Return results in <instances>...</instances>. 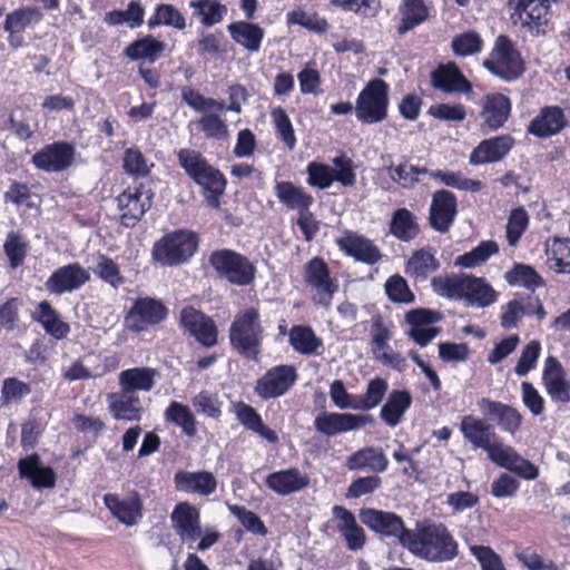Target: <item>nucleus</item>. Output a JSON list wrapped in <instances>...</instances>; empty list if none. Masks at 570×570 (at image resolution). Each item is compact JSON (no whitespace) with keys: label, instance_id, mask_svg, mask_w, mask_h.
<instances>
[{"label":"nucleus","instance_id":"f257e3e1","mask_svg":"<svg viewBox=\"0 0 570 570\" xmlns=\"http://www.w3.org/2000/svg\"><path fill=\"white\" fill-rule=\"evenodd\" d=\"M401 546L415 557L430 562H446L459 554V546L443 523L423 522L404 532Z\"/></svg>","mask_w":570,"mask_h":570},{"label":"nucleus","instance_id":"f03ea898","mask_svg":"<svg viewBox=\"0 0 570 570\" xmlns=\"http://www.w3.org/2000/svg\"><path fill=\"white\" fill-rule=\"evenodd\" d=\"M434 293L451 301H463L466 307L485 308L498 301V293L482 277L461 273L434 276Z\"/></svg>","mask_w":570,"mask_h":570},{"label":"nucleus","instance_id":"7ed1b4c3","mask_svg":"<svg viewBox=\"0 0 570 570\" xmlns=\"http://www.w3.org/2000/svg\"><path fill=\"white\" fill-rule=\"evenodd\" d=\"M228 338L238 355L247 361H257L265 338L259 311L250 306L237 312L230 323Z\"/></svg>","mask_w":570,"mask_h":570},{"label":"nucleus","instance_id":"20e7f679","mask_svg":"<svg viewBox=\"0 0 570 570\" xmlns=\"http://www.w3.org/2000/svg\"><path fill=\"white\" fill-rule=\"evenodd\" d=\"M198 235L191 230L177 229L164 235L151 249L154 262L161 266H178L187 263L197 252Z\"/></svg>","mask_w":570,"mask_h":570},{"label":"nucleus","instance_id":"39448f33","mask_svg":"<svg viewBox=\"0 0 570 570\" xmlns=\"http://www.w3.org/2000/svg\"><path fill=\"white\" fill-rule=\"evenodd\" d=\"M482 66L494 77L512 82L519 79L525 68L520 52L515 49L512 40L500 35L494 41V46Z\"/></svg>","mask_w":570,"mask_h":570},{"label":"nucleus","instance_id":"423d86ee","mask_svg":"<svg viewBox=\"0 0 570 570\" xmlns=\"http://www.w3.org/2000/svg\"><path fill=\"white\" fill-rule=\"evenodd\" d=\"M208 263L219 278L232 285L247 286L256 275V267L246 256L228 248L214 250Z\"/></svg>","mask_w":570,"mask_h":570},{"label":"nucleus","instance_id":"0eeeda50","mask_svg":"<svg viewBox=\"0 0 570 570\" xmlns=\"http://www.w3.org/2000/svg\"><path fill=\"white\" fill-rule=\"evenodd\" d=\"M389 85L382 79L371 80L358 94L355 115L362 124H377L386 119Z\"/></svg>","mask_w":570,"mask_h":570},{"label":"nucleus","instance_id":"6e6552de","mask_svg":"<svg viewBox=\"0 0 570 570\" xmlns=\"http://www.w3.org/2000/svg\"><path fill=\"white\" fill-rule=\"evenodd\" d=\"M154 193L144 184L127 187L116 197L119 210V224L126 228H134L151 208Z\"/></svg>","mask_w":570,"mask_h":570},{"label":"nucleus","instance_id":"1a4fd4ad","mask_svg":"<svg viewBox=\"0 0 570 570\" xmlns=\"http://www.w3.org/2000/svg\"><path fill=\"white\" fill-rule=\"evenodd\" d=\"M460 431L474 449L484 450L492 462L505 448V444L493 431V425L484 419L468 414L460 422Z\"/></svg>","mask_w":570,"mask_h":570},{"label":"nucleus","instance_id":"9d476101","mask_svg":"<svg viewBox=\"0 0 570 570\" xmlns=\"http://www.w3.org/2000/svg\"><path fill=\"white\" fill-rule=\"evenodd\" d=\"M168 308L165 304L153 297H139L134 301L125 315V326L132 333H141L156 326L167 318Z\"/></svg>","mask_w":570,"mask_h":570},{"label":"nucleus","instance_id":"9b49d317","mask_svg":"<svg viewBox=\"0 0 570 570\" xmlns=\"http://www.w3.org/2000/svg\"><path fill=\"white\" fill-rule=\"evenodd\" d=\"M304 281L315 295L313 302L317 305L330 307L334 294L338 291V283L331 277L326 263L321 257H313L304 267Z\"/></svg>","mask_w":570,"mask_h":570},{"label":"nucleus","instance_id":"f8f14e48","mask_svg":"<svg viewBox=\"0 0 570 570\" xmlns=\"http://www.w3.org/2000/svg\"><path fill=\"white\" fill-rule=\"evenodd\" d=\"M479 107L480 129L483 134L503 128L512 111L510 98L501 92L484 95Z\"/></svg>","mask_w":570,"mask_h":570},{"label":"nucleus","instance_id":"ddd939ff","mask_svg":"<svg viewBox=\"0 0 570 570\" xmlns=\"http://www.w3.org/2000/svg\"><path fill=\"white\" fill-rule=\"evenodd\" d=\"M372 423L374 419L370 414L323 412L314 419L315 430L327 438L357 431Z\"/></svg>","mask_w":570,"mask_h":570},{"label":"nucleus","instance_id":"4468645a","mask_svg":"<svg viewBox=\"0 0 570 570\" xmlns=\"http://www.w3.org/2000/svg\"><path fill=\"white\" fill-rule=\"evenodd\" d=\"M76 147L68 141H55L43 146L31 158L36 168L46 173H60L73 165Z\"/></svg>","mask_w":570,"mask_h":570},{"label":"nucleus","instance_id":"2eb2a0df","mask_svg":"<svg viewBox=\"0 0 570 570\" xmlns=\"http://www.w3.org/2000/svg\"><path fill=\"white\" fill-rule=\"evenodd\" d=\"M547 0H508L507 6L512 10L513 23H520L531 32L540 33V29L548 23L550 7Z\"/></svg>","mask_w":570,"mask_h":570},{"label":"nucleus","instance_id":"dca6fc26","mask_svg":"<svg viewBox=\"0 0 570 570\" xmlns=\"http://www.w3.org/2000/svg\"><path fill=\"white\" fill-rule=\"evenodd\" d=\"M170 522L179 540L189 548L202 535L200 511L187 501L175 505L170 513Z\"/></svg>","mask_w":570,"mask_h":570},{"label":"nucleus","instance_id":"f3484780","mask_svg":"<svg viewBox=\"0 0 570 570\" xmlns=\"http://www.w3.org/2000/svg\"><path fill=\"white\" fill-rule=\"evenodd\" d=\"M335 243L347 256L366 265H374L383 257L382 250L372 239L353 230H344Z\"/></svg>","mask_w":570,"mask_h":570},{"label":"nucleus","instance_id":"a211bd4d","mask_svg":"<svg viewBox=\"0 0 570 570\" xmlns=\"http://www.w3.org/2000/svg\"><path fill=\"white\" fill-rule=\"evenodd\" d=\"M90 281V273L79 263H70L58 267L45 283L50 294L62 295L80 289Z\"/></svg>","mask_w":570,"mask_h":570},{"label":"nucleus","instance_id":"6ab92c4d","mask_svg":"<svg viewBox=\"0 0 570 570\" xmlns=\"http://www.w3.org/2000/svg\"><path fill=\"white\" fill-rule=\"evenodd\" d=\"M476 406L484 419L495 421L502 431L514 435L520 430L523 416L515 407L489 397L479 399Z\"/></svg>","mask_w":570,"mask_h":570},{"label":"nucleus","instance_id":"aec40b11","mask_svg":"<svg viewBox=\"0 0 570 570\" xmlns=\"http://www.w3.org/2000/svg\"><path fill=\"white\" fill-rule=\"evenodd\" d=\"M297 379L296 371L291 365H278L268 370L255 386L256 393L263 400L284 395Z\"/></svg>","mask_w":570,"mask_h":570},{"label":"nucleus","instance_id":"412c9836","mask_svg":"<svg viewBox=\"0 0 570 570\" xmlns=\"http://www.w3.org/2000/svg\"><path fill=\"white\" fill-rule=\"evenodd\" d=\"M542 384L551 402L567 404L570 402V381L561 363L554 356H548L542 371Z\"/></svg>","mask_w":570,"mask_h":570},{"label":"nucleus","instance_id":"4be33fe9","mask_svg":"<svg viewBox=\"0 0 570 570\" xmlns=\"http://www.w3.org/2000/svg\"><path fill=\"white\" fill-rule=\"evenodd\" d=\"M429 214L430 226L439 233H448L458 214L455 195L446 189L433 193Z\"/></svg>","mask_w":570,"mask_h":570},{"label":"nucleus","instance_id":"5701e85b","mask_svg":"<svg viewBox=\"0 0 570 570\" xmlns=\"http://www.w3.org/2000/svg\"><path fill=\"white\" fill-rule=\"evenodd\" d=\"M360 520L372 531L383 537H396L401 543L404 532H411V529L404 527V522L394 512L364 508L360 511Z\"/></svg>","mask_w":570,"mask_h":570},{"label":"nucleus","instance_id":"b1692460","mask_svg":"<svg viewBox=\"0 0 570 570\" xmlns=\"http://www.w3.org/2000/svg\"><path fill=\"white\" fill-rule=\"evenodd\" d=\"M180 325L200 344L212 347L217 344V326L215 322L193 306H186L180 312Z\"/></svg>","mask_w":570,"mask_h":570},{"label":"nucleus","instance_id":"393cba45","mask_svg":"<svg viewBox=\"0 0 570 570\" xmlns=\"http://www.w3.org/2000/svg\"><path fill=\"white\" fill-rule=\"evenodd\" d=\"M332 514L336 522V531L345 540L346 548L350 551L362 550L366 543V534L353 512L343 505H334Z\"/></svg>","mask_w":570,"mask_h":570},{"label":"nucleus","instance_id":"a878e982","mask_svg":"<svg viewBox=\"0 0 570 570\" xmlns=\"http://www.w3.org/2000/svg\"><path fill=\"white\" fill-rule=\"evenodd\" d=\"M433 88L445 94H469L472 91V83L462 73L455 62L439 65L431 72Z\"/></svg>","mask_w":570,"mask_h":570},{"label":"nucleus","instance_id":"bb28decb","mask_svg":"<svg viewBox=\"0 0 570 570\" xmlns=\"http://www.w3.org/2000/svg\"><path fill=\"white\" fill-rule=\"evenodd\" d=\"M514 146V138L510 135H500L482 140L470 154L471 165L497 163L503 159Z\"/></svg>","mask_w":570,"mask_h":570},{"label":"nucleus","instance_id":"cd10ccee","mask_svg":"<svg viewBox=\"0 0 570 570\" xmlns=\"http://www.w3.org/2000/svg\"><path fill=\"white\" fill-rule=\"evenodd\" d=\"M175 489L187 494L210 495L216 491L217 480L212 472L179 470L174 475Z\"/></svg>","mask_w":570,"mask_h":570},{"label":"nucleus","instance_id":"c85d7f7f","mask_svg":"<svg viewBox=\"0 0 570 570\" xmlns=\"http://www.w3.org/2000/svg\"><path fill=\"white\" fill-rule=\"evenodd\" d=\"M108 410L114 419L121 421H139L144 413L142 402L137 394L119 392L107 395Z\"/></svg>","mask_w":570,"mask_h":570},{"label":"nucleus","instance_id":"c756f323","mask_svg":"<svg viewBox=\"0 0 570 570\" xmlns=\"http://www.w3.org/2000/svg\"><path fill=\"white\" fill-rule=\"evenodd\" d=\"M268 489L279 495L299 492L309 485V476L297 468H289L268 474L265 479Z\"/></svg>","mask_w":570,"mask_h":570},{"label":"nucleus","instance_id":"7c9ffc66","mask_svg":"<svg viewBox=\"0 0 570 570\" xmlns=\"http://www.w3.org/2000/svg\"><path fill=\"white\" fill-rule=\"evenodd\" d=\"M432 246L415 249L406 261L404 272L415 282H425L441 266Z\"/></svg>","mask_w":570,"mask_h":570},{"label":"nucleus","instance_id":"2f4dec72","mask_svg":"<svg viewBox=\"0 0 570 570\" xmlns=\"http://www.w3.org/2000/svg\"><path fill=\"white\" fill-rule=\"evenodd\" d=\"M19 474L29 480L36 489H51L56 485V472L50 466H43L37 453L20 459L18 463Z\"/></svg>","mask_w":570,"mask_h":570},{"label":"nucleus","instance_id":"473e14b6","mask_svg":"<svg viewBox=\"0 0 570 570\" xmlns=\"http://www.w3.org/2000/svg\"><path fill=\"white\" fill-rule=\"evenodd\" d=\"M566 125L567 118L563 110L558 106H547L531 120L528 132L539 138H547L559 134Z\"/></svg>","mask_w":570,"mask_h":570},{"label":"nucleus","instance_id":"72a5a7b5","mask_svg":"<svg viewBox=\"0 0 570 570\" xmlns=\"http://www.w3.org/2000/svg\"><path fill=\"white\" fill-rule=\"evenodd\" d=\"M104 503L119 522L128 527L136 524L137 520L141 518L142 503L137 493L126 500H120L117 494L108 493L104 495Z\"/></svg>","mask_w":570,"mask_h":570},{"label":"nucleus","instance_id":"f704fd0d","mask_svg":"<svg viewBox=\"0 0 570 570\" xmlns=\"http://www.w3.org/2000/svg\"><path fill=\"white\" fill-rule=\"evenodd\" d=\"M230 38L249 52H258L265 36L264 29L250 21L238 20L227 26Z\"/></svg>","mask_w":570,"mask_h":570},{"label":"nucleus","instance_id":"c9c22d12","mask_svg":"<svg viewBox=\"0 0 570 570\" xmlns=\"http://www.w3.org/2000/svg\"><path fill=\"white\" fill-rule=\"evenodd\" d=\"M389 460L383 450L375 446H365L346 460V468L351 471L370 469L374 473H383L387 470Z\"/></svg>","mask_w":570,"mask_h":570},{"label":"nucleus","instance_id":"e433bc0d","mask_svg":"<svg viewBox=\"0 0 570 570\" xmlns=\"http://www.w3.org/2000/svg\"><path fill=\"white\" fill-rule=\"evenodd\" d=\"M412 395L406 390H393L380 411V419L390 428L399 425L411 407Z\"/></svg>","mask_w":570,"mask_h":570},{"label":"nucleus","instance_id":"4c0bfd02","mask_svg":"<svg viewBox=\"0 0 570 570\" xmlns=\"http://www.w3.org/2000/svg\"><path fill=\"white\" fill-rule=\"evenodd\" d=\"M157 371L151 367H132L119 373L118 383L121 390L137 394L138 391L149 392L155 385Z\"/></svg>","mask_w":570,"mask_h":570},{"label":"nucleus","instance_id":"58836bf2","mask_svg":"<svg viewBox=\"0 0 570 570\" xmlns=\"http://www.w3.org/2000/svg\"><path fill=\"white\" fill-rule=\"evenodd\" d=\"M32 320L40 323L45 332L56 340H63L70 332V326L63 322L58 312L47 301L37 305Z\"/></svg>","mask_w":570,"mask_h":570},{"label":"nucleus","instance_id":"ea45409f","mask_svg":"<svg viewBox=\"0 0 570 570\" xmlns=\"http://www.w3.org/2000/svg\"><path fill=\"white\" fill-rule=\"evenodd\" d=\"M274 193L279 203L292 210L309 209L314 203L312 195L307 194L302 187L292 181H276Z\"/></svg>","mask_w":570,"mask_h":570},{"label":"nucleus","instance_id":"a19ab883","mask_svg":"<svg viewBox=\"0 0 570 570\" xmlns=\"http://www.w3.org/2000/svg\"><path fill=\"white\" fill-rule=\"evenodd\" d=\"M33 19L39 20L40 14L32 8H21L7 16L3 28L9 32L8 41L12 48H19L23 43L22 32Z\"/></svg>","mask_w":570,"mask_h":570},{"label":"nucleus","instance_id":"79ce46f5","mask_svg":"<svg viewBox=\"0 0 570 570\" xmlns=\"http://www.w3.org/2000/svg\"><path fill=\"white\" fill-rule=\"evenodd\" d=\"M235 415L245 429L258 434L269 443L274 444L278 441L275 431L264 424L261 415L253 406L242 401L237 402L235 404Z\"/></svg>","mask_w":570,"mask_h":570},{"label":"nucleus","instance_id":"37998d69","mask_svg":"<svg viewBox=\"0 0 570 570\" xmlns=\"http://www.w3.org/2000/svg\"><path fill=\"white\" fill-rule=\"evenodd\" d=\"M389 232L396 239L409 243L420 234L416 216L405 207L397 208L391 217Z\"/></svg>","mask_w":570,"mask_h":570},{"label":"nucleus","instance_id":"c03bdc74","mask_svg":"<svg viewBox=\"0 0 570 570\" xmlns=\"http://www.w3.org/2000/svg\"><path fill=\"white\" fill-rule=\"evenodd\" d=\"M194 183L202 188L207 205L212 208H218L220 205L219 198L224 194L227 184L223 173L212 166Z\"/></svg>","mask_w":570,"mask_h":570},{"label":"nucleus","instance_id":"a18cd8bd","mask_svg":"<svg viewBox=\"0 0 570 570\" xmlns=\"http://www.w3.org/2000/svg\"><path fill=\"white\" fill-rule=\"evenodd\" d=\"M493 463L514 472L525 480H534L539 475V469L529 460L519 455V453L509 445H505Z\"/></svg>","mask_w":570,"mask_h":570},{"label":"nucleus","instance_id":"49530a36","mask_svg":"<svg viewBox=\"0 0 570 570\" xmlns=\"http://www.w3.org/2000/svg\"><path fill=\"white\" fill-rule=\"evenodd\" d=\"M400 13L402 18L397 27V33L405 35L428 20L429 8L424 0H403L400 6Z\"/></svg>","mask_w":570,"mask_h":570},{"label":"nucleus","instance_id":"de8ad7c7","mask_svg":"<svg viewBox=\"0 0 570 570\" xmlns=\"http://www.w3.org/2000/svg\"><path fill=\"white\" fill-rule=\"evenodd\" d=\"M385 159L390 160V165L387 166L390 178L397 184H403V186L414 185L419 183L420 175H429L430 173L425 167L409 164L405 156L401 158L400 164L396 166L393 165L391 155L386 154L381 156L382 161H385Z\"/></svg>","mask_w":570,"mask_h":570},{"label":"nucleus","instance_id":"09e8293b","mask_svg":"<svg viewBox=\"0 0 570 570\" xmlns=\"http://www.w3.org/2000/svg\"><path fill=\"white\" fill-rule=\"evenodd\" d=\"M166 45L155 39L153 36H146L131 42L125 49V55L131 60L146 59L155 62L164 52Z\"/></svg>","mask_w":570,"mask_h":570},{"label":"nucleus","instance_id":"8fccbe9b","mask_svg":"<svg viewBox=\"0 0 570 570\" xmlns=\"http://www.w3.org/2000/svg\"><path fill=\"white\" fill-rule=\"evenodd\" d=\"M504 279L511 286H521L532 291L544 286V281L537 271L522 263L514 264L510 271L505 272Z\"/></svg>","mask_w":570,"mask_h":570},{"label":"nucleus","instance_id":"3c124183","mask_svg":"<svg viewBox=\"0 0 570 570\" xmlns=\"http://www.w3.org/2000/svg\"><path fill=\"white\" fill-rule=\"evenodd\" d=\"M288 336L292 347L303 355H312L323 345L322 340L308 326H293Z\"/></svg>","mask_w":570,"mask_h":570},{"label":"nucleus","instance_id":"603ef678","mask_svg":"<svg viewBox=\"0 0 570 570\" xmlns=\"http://www.w3.org/2000/svg\"><path fill=\"white\" fill-rule=\"evenodd\" d=\"M194 14L200 18L204 27H212L219 23L227 13V7L218 0H195L190 1Z\"/></svg>","mask_w":570,"mask_h":570},{"label":"nucleus","instance_id":"864d4df0","mask_svg":"<svg viewBox=\"0 0 570 570\" xmlns=\"http://www.w3.org/2000/svg\"><path fill=\"white\" fill-rule=\"evenodd\" d=\"M165 420L179 426L188 436L197 432L196 419L191 410L179 402L173 401L165 411Z\"/></svg>","mask_w":570,"mask_h":570},{"label":"nucleus","instance_id":"5fc2aeb1","mask_svg":"<svg viewBox=\"0 0 570 570\" xmlns=\"http://www.w3.org/2000/svg\"><path fill=\"white\" fill-rule=\"evenodd\" d=\"M2 247L8 257L10 267L16 269L24 263L30 244L23 234L11 232L7 235Z\"/></svg>","mask_w":570,"mask_h":570},{"label":"nucleus","instance_id":"6e6d98bb","mask_svg":"<svg viewBox=\"0 0 570 570\" xmlns=\"http://www.w3.org/2000/svg\"><path fill=\"white\" fill-rule=\"evenodd\" d=\"M177 158L179 166L193 181L213 166L198 150L190 148H181L177 153Z\"/></svg>","mask_w":570,"mask_h":570},{"label":"nucleus","instance_id":"4d7b16f0","mask_svg":"<svg viewBox=\"0 0 570 570\" xmlns=\"http://www.w3.org/2000/svg\"><path fill=\"white\" fill-rule=\"evenodd\" d=\"M150 29L158 26L173 27L183 30L186 27L185 17L173 4L161 3L155 8L153 17L147 22Z\"/></svg>","mask_w":570,"mask_h":570},{"label":"nucleus","instance_id":"13d9d810","mask_svg":"<svg viewBox=\"0 0 570 570\" xmlns=\"http://www.w3.org/2000/svg\"><path fill=\"white\" fill-rule=\"evenodd\" d=\"M153 163H149L138 147L127 148L122 157L124 171L132 177L142 178L149 175Z\"/></svg>","mask_w":570,"mask_h":570},{"label":"nucleus","instance_id":"bf43d9fd","mask_svg":"<svg viewBox=\"0 0 570 570\" xmlns=\"http://www.w3.org/2000/svg\"><path fill=\"white\" fill-rule=\"evenodd\" d=\"M145 9L139 2H130L127 10H112L105 17V21L110 26H120L125 22L130 28L140 27L144 23Z\"/></svg>","mask_w":570,"mask_h":570},{"label":"nucleus","instance_id":"052dcab7","mask_svg":"<svg viewBox=\"0 0 570 570\" xmlns=\"http://www.w3.org/2000/svg\"><path fill=\"white\" fill-rule=\"evenodd\" d=\"M384 291L387 298L393 303L411 304L415 301V295L410 289L407 281L399 274L386 279Z\"/></svg>","mask_w":570,"mask_h":570},{"label":"nucleus","instance_id":"680f3d73","mask_svg":"<svg viewBox=\"0 0 570 570\" xmlns=\"http://www.w3.org/2000/svg\"><path fill=\"white\" fill-rule=\"evenodd\" d=\"M191 404L198 414L218 420L222 415L223 402L217 393L203 390L191 399Z\"/></svg>","mask_w":570,"mask_h":570},{"label":"nucleus","instance_id":"e2e57ef3","mask_svg":"<svg viewBox=\"0 0 570 570\" xmlns=\"http://www.w3.org/2000/svg\"><path fill=\"white\" fill-rule=\"evenodd\" d=\"M271 117L279 139L289 150H293L296 146V137L287 112L282 107H276L272 109Z\"/></svg>","mask_w":570,"mask_h":570},{"label":"nucleus","instance_id":"0e129e2a","mask_svg":"<svg viewBox=\"0 0 570 570\" xmlns=\"http://www.w3.org/2000/svg\"><path fill=\"white\" fill-rule=\"evenodd\" d=\"M286 18L288 24H298L320 35L326 32L330 27L325 18L320 17L317 13H308L301 9L288 12Z\"/></svg>","mask_w":570,"mask_h":570},{"label":"nucleus","instance_id":"69168bd1","mask_svg":"<svg viewBox=\"0 0 570 570\" xmlns=\"http://www.w3.org/2000/svg\"><path fill=\"white\" fill-rule=\"evenodd\" d=\"M197 125L208 139L226 140L229 137L226 121L216 112L205 114Z\"/></svg>","mask_w":570,"mask_h":570},{"label":"nucleus","instance_id":"338daca9","mask_svg":"<svg viewBox=\"0 0 570 570\" xmlns=\"http://www.w3.org/2000/svg\"><path fill=\"white\" fill-rule=\"evenodd\" d=\"M483 41L475 31H466L452 39L451 48L455 56L466 57L481 51Z\"/></svg>","mask_w":570,"mask_h":570},{"label":"nucleus","instance_id":"774afa93","mask_svg":"<svg viewBox=\"0 0 570 570\" xmlns=\"http://www.w3.org/2000/svg\"><path fill=\"white\" fill-rule=\"evenodd\" d=\"M469 551L480 563L481 570H505L501 557L491 547L471 544Z\"/></svg>","mask_w":570,"mask_h":570}]
</instances>
